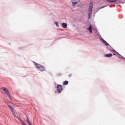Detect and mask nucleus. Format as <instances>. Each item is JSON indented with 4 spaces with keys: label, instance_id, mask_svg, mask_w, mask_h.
<instances>
[{
    "label": "nucleus",
    "instance_id": "1",
    "mask_svg": "<svg viewBox=\"0 0 125 125\" xmlns=\"http://www.w3.org/2000/svg\"><path fill=\"white\" fill-rule=\"evenodd\" d=\"M93 6V3L92 2H90V6L89 8V14H88V19H90L91 18V15H92V7Z\"/></svg>",
    "mask_w": 125,
    "mask_h": 125
},
{
    "label": "nucleus",
    "instance_id": "2",
    "mask_svg": "<svg viewBox=\"0 0 125 125\" xmlns=\"http://www.w3.org/2000/svg\"><path fill=\"white\" fill-rule=\"evenodd\" d=\"M34 64L36 65L37 69H39V71H41L42 72L44 71V67L42 65H41L37 63V62H34Z\"/></svg>",
    "mask_w": 125,
    "mask_h": 125
},
{
    "label": "nucleus",
    "instance_id": "3",
    "mask_svg": "<svg viewBox=\"0 0 125 125\" xmlns=\"http://www.w3.org/2000/svg\"><path fill=\"white\" fill-rule=\"evenodd\" d=\"M2 90H3V91H4V92H5V93H6L7 95H8L9 99H10V100H11V95H10V93H9V91H8V90H7V88H5L4 87H2Z\"/></svg>",
    "mask_w": 125,
    "mask_h": 125
},
{
    "label": "nucleus",
    "instance_id": "4",
    "mask_svg": "<svg viewBox=\"0 0 125 125\" xmlns=\"http://www.w3.org/2000/svg\"><path fill=\"white\" fill-rule=\"evenodd\" d=\"M57 88L58 93H60L63 90V88L61 85H58Z\"/></svg>",
    "mask_w": 125,
    "mask_h": 125
},
{
    "label": "nucleus",
    "instance_id": "5",
    "mask_svg": "<svg viewBox=\"0 0 125 125\" xmlns=\"http://www.w3.org/2000/svg\"><path fill=\"white\" fill-rule=\"evenodd\" d=\"M72 6H75L77 3L80 2V0H71Z\"/></svg>",
    "mask_w": 125,
    "mask_h": 125
},
{
    "label": "nucleus",
    "instance_id": "6",
    "mask_svg": "<svg viewBox=\"0 0 125 125\" xmlns=\"http://www.w3.org/2000/svg\"><path fill=\"white\" fill-rule=\"evenodd\" d=\"M87 30H88L91 34H92V26H91V25H89V28H87Z\"/></svg>",
    "mask_w": 125,
    "mask_h": 125
},
{
    "label": "nucleus",
    "instance_id": "7",
    "mask_svg": "<svg viewBox=\"0 0 125 125\" xmlns=\"http://www.w3.org/2000/svg\"><path fill=\"white\" fill-rule=\"evenodd\" d=\"M8 107L10 109V110L11 111L13 114H14L15 113V112H14V110H13V108H12V107H11V106L8 104Z\"/></svg>",
    "mask_w": 125,
    "mask_h": 125
},
{
    "label": "nucleus",
    "instance_id": "8",
    "mask_svg": "<svg viewBox=\"0 0 125 125\" xmlns=\"http://www.w3.org/2000/svg\"><path fill=\"white\" fill-rule=\"evenodd\" d=\"M62 28H63L64 29H66V28H67V24L66 23H62Z\"/></svg>",
    "mask_w": 125,
    "mask_h": 125
},
{
    "label": "nucleus",
    "instance_id": "9",
    "mask_svg": "<svg viewBox=\"0 0 125 125\" xmlns=\"http://www.w3.org/2000/svg\"><path fill=\"white\" fill-rule=\"evenodd\" d=\"M113 55L112 54H107L104 55V57H112Z\"/></svg>",
    "mask_w": 125,
    "mask_h": 125
},
{
    "label": "nucleus",
    "instance_id": "10",
    "mask_svg": "<svg viewBox=\"0 0 125 125\" xmlns=\"http://www.w3.org/2000/svg\"><path fill=\"white\" fill-rule=\"evenodd\" d=\"M27 118V123L29 125H32V124H31V122H30V120L29 119V117L26 116Z\"/></svg>",
    "mask_w": 125,
    "mask_h": 125
},
{
    "label": "nucleus",
    "instance_id": "11",
    "mask_svg": "<svg viewBox=\"0 0 125 125\" xmlns=\"http://www.w3.org/2000/svg\"><path fill=\"white\" fill-rule=\"evenodd\" d=\"M108 2H115L117 1V0H106Z\"/></svg>",
    "mask_w": 125,
    "mask_h": 125
},
{
    "label": "nucleus",
    "instance_id": "12",
    "mask_svg": "<svg viewBox=\"0 0 125 125\" xmlns=\"http://www.w3.org/2000/svg\"><path fill=\"white\" fill-rule=\"evenodd\" d=\"M19 121H20L21 122V124L22 125H27V124H26L25 123H24V122H23L21 119H19Z\"/></svg>",
    "mask_w": 125,
    "mask_h": 125
},
{
    "label": "nucleus",
    "instance_id": "13",
    "mask_svg": "<svg viewBox=\"0 0 125 125\" xmlns=\"http://www.w3.org/2000/svg\"><path fill=\"white\" fill-rule=\"evenodd\" d=\"M103 42H104V43L105 44V45L106 46H108V45H109V44H108V43H107V42L106 41H105V40H103Z\"/></svg>",
    "mask_w": 125,
    "mask_h": 125
},
{
    "label": "nucleus",
    "instance_id": "14",
    "mask_svg": "<svg viewBox=\"0 0 125 125\" xmlns=\"http://www.w3.org/2000/svg\"><path fill=\"white\" fill-rule=\"evenodd\" d=\"M69 83V82H68V81H64L63 82V85H67V84H68V83Z\"/></svg>",
    "mask_w": 125,
    "mask_h": 125
},
{
    "label": "nucleus",
    "instance_id": "15",
    "mask_svg": "<svg viewBox=\"0 0 125 125\" xmlns=\"http://www.w3.org/2000/svg\"><path fill=\"white\" fill-rule=\"evenodd\" d=\"M14 116L17 118V119H18V120L20 119V118H19V117L17 116H16V114H15V112L14 113V114H13Z\"/></svg>",
    "mask_w": 125,
    "mask_h": 125
},
{
    "label": "nucleus",
    "instance_id": "16",
    "mask_svg": "<svg viewBox=\"0 0 125 125\" xmlns=\"http://www.w3.org/2000/svg\"><path fill=\"white\" fill-rule=\"evenodd\" d=\"M54 24H56V25L57 26V27H59V24H58V22L55 21V22H54Z\"/></svg>",
    "mask_w": 125,
    "mask_h": 125
},
{
    "label": "nucleus",
    "instance_id": "17",
    "mask_svg": "<svg viewBox=\"0 0 125 125\" xmlns=\"http://www.w3.org/2000/svg\"><path fill=\"white\" fill-rule=\"evenodd\" d=\"M113 52L114 53H118V52H117V51H116V50H114L113 51Z\"/></svg>",
    "mask_w": 125,
    "mask_h": 125
},
{
    "label": "nucleus",
    "instance_id": "18",
    "mask_svg": "<svg viewBox=\"0 0 125 125\" xmlns=\"http://www.w3.org/2000/svg\"><path fill=\"white\" fill-rule=\"evenodd\" d=\"M113 55H116V54H113Z\"/></svg>",
    "mask_w": 125,
    "mask_h": 125
},
{
    "label": "nucleus",
    "instance_id": "19",
    "mask_svg": "<svg viewBox=\"0 0 125 125\" xmlns=\"http://www.w3.org/2000/svg\"><path fill=\"white\" fill-rule=\"evenodd\" d=\"M69 77H71V75H69Z\"/></svg>",
    "mask_w": 125,
    "mask_h": 125
}]
</instances>
